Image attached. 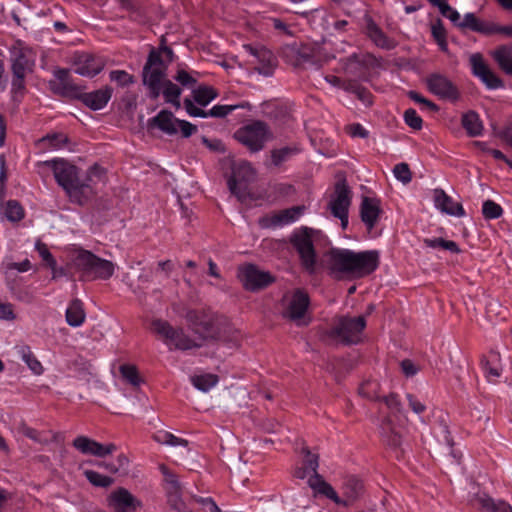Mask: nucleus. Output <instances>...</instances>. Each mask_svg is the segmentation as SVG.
Segmentation results:
<instances>
[{
	"mask_svg": "<svg viewBox=\"0 0 512 512\" xmlns=\"http://www.w3.org/2000/svg\"><path fill=\"white\" fill-rule=\"evenodd\" d=\"M67 142V137L62 134H48L45 137L39 139L36 143H34L37 147H49L51 149H59L63 147Z\"/></svg>",
	"mask_w": 512,
	"mask_h": 512,
	"instance_id": "obj_42",
	"label": "nucleus"
},
{
	"mask_svg": "<svg viewBox=\"0 0 512 512\" xmlns=\"http://www.w3.org/2000/svg\"><path fill=\"white\" fill-rule=\"evenodd\" d=\"M353 93H355L357 95V97L365 104V105H371L372 104V99H371V94L370 92L364 88V87H360V86H356L352 89Z\"/></svg>",
	"mask_w": 512,
	"mask_h": 512,
	"instance_id": "obj_62",
	"label": "nucleus"
},
{
	"mask_svg": "<svg viewBox=\"0 0 512 512\" xmlns=\"http://www.w3.org/2000/svg\"><path fill=\"white\" fill-rule=\"evenodd\" d=\"M315 231L308 227H301L294 231L291 236V243L296 249L302 267L310 274L315 272L316 253L313 246V235Z\"/></svg>",
	"mask_w": 512,
	"mask_h": 512,
	"instance_id": "obj_8",
	"label": "nucleus"
},
{
	"mask_svg": "<svg viewBox=\"0 0 512 512\" xmlns=\"http://www.w3.org/2000/svg\"><path fill=\"white\" fill-rule=\"evenodd\" d=\"M54 76L55 80L50 82V87L55 94L70 99H79L82 87L72 81L70 70L57 69L54 71Z\"/></svg>",
	"mask_w": 512,
	"mask_h": 512,
	"instance_id": "obj_15",
	"label": "nucleus"
},
{
	"mask_svg": "<svg viewBox=\"0 0 512 512\" xmlns=\"http://www.w3.org/2000/svg\"><path fill=\"white\" fill-rule=\"evenodd\" d=\"M234 138L250 152L255 153L261 151L266 143L273 139V133L264 121L253 120L237 129Z\"/></svg>",
	"mask_w": 512,
	"mask_h": 512,
	"instance_id": "obj_6",
	"label": "nucleus"
},
{
	"mask_svg": "<svg viewBox=\"0 0 512 512\" xmlns=\"http://www.w3.org/2000/svg\"><path fill=\"white\" fill-rule=\"evenodd\" d=\"M114 512H136L140 502L125 488H118L110 496Z\"/></svg>",
	"mask_w": 512,
	"mask_h": 512,
	"instance_id": "obj_23",
	"label": "nucleus"
},
{
	"mask_svg": "<svg viewBox=\"0 0 512 512\" xmlns=\"http://www.w3.org/2000/svg\"><path fill=\"white\" fill-rule=\"evenodd\" d=\"M30 261L28 259H25L24 261L20 263H10L7 266V274H11L12 271L16 270L18 272H26L30 269Z\"/></svg>",
	"mask_w": 512,
	"mask_h": 512,
	"instance_id": "obj_64",
	"label": "nucleus"
},
{
	"mask_svg": "<svg viewBox=\"0 0 512 512\" xmlns=\"http://www.w3.org/2000/svg\"><path fill=\"white\" fill-rule=\"evenodd\" d=\"M407 400L409 407L415 414L420 415L425 412L426 406L421 401H419L414 395L407 394Z\"/></svg>",
	"mask_w": 512,
	"mask_h": 512,
	"instance_id": "obj_60",
	"label": "nucleus"
},
{
	"mask_svg": "<svg viewBox=\"0 0 512 512\" xmlns=\"http://www.w3.org/2000/svg\"><path fill=\"white\" fill-rule=\"evenodd\" d=\"M462 126L471 137L480 136L483 132L482 121L474 111H469L462 116Z\"/></svg>",
	"mask_w": 512,
	"mask_h": 512,
	"instance_id": "obj_35",
	"label": "nucleus"
},
{
	"mask_svg": "<svg viewBox=\"0 0 512 512\" xmlns=\"http://www.w3.org/2000/svg\"><path fill=\"white\" fill-rule=\"evenodd\" d=\"M380 384L376 380H367L359 387V394L371 401H380Z\"/></svg>",
	"mask_w": 512,
	"mask_h": 512,
	"instance_id": "obj_40",
	"label": "nucleus"
},
{
	"mask_svg": "<svg viewBox=\"0 0 512 512\" xmlns=\"http://www.w3.org/2000/svg\"><path fill=\"white\" fill-rule=\"evenodd\" d=\"M120 372L125 380L130 384L137 386L140 383V378L138 375V371L133 365H122L120 367Z\"/></svg>",
	"mask_w": 512,
	"mask_h": 512,
	"instance_id": "obj_52",
	"label": "nucleus"
},
{
	"mask_svg": "<svg viewBox=\"0 0 512 512\" xmlns=\"http://www.w3.org/2000/svg\"><path fill=\"white\" fill-rule=\"evenodd\" d=\"M492 56L506 74L512 75V44L498 47Z\"/></svg>",
	"mask_w": 512,
	"mask_h": 512,
	"instance_id": "obj_34",
	"label": "nucleus"
},
{
	"mask_svg": "<svg viewBox=\"0 0 512 512\" xmlns=\"http://www.w3.org/2000/svg\"><path fill=\"white\" fill-rule=\"evenodd\" d=\"M481 367L488 381H495L501 375L500 355L491 351L481 359Z\"/></svg>",
	"mask_w": 512,
	"mask_h": 512,
	"instance_id": "obj_29",
	"label": "nucleus"
},
{
	"mask_svg": "<svg viewBox=\"0 0 512 512\" xmlns=\"http://www.w3.org/2000/svg\"><path fill=\"white\" fill-rule=\"evenodd\" d=\"M60 436L50 428H34V441L48 445L60 441Z\"/></svg>",
	"mask_w": 512,
	"mask_h": 512,
	"instance_id": "obj_46",
	"label": "nucleus"
},
{
	"mask_svg": "<svg viewBox=\"0 0 512 512\" xmlns=\"http://www.w3.org/2000/svg\"><path fill=\"white\" fill-rule=\"evenodd\" d=\"M365 326L364 316L342 317L332 328L331 335L345 344H356L360 342Z\"/></svg>",
	"mask_w": 512,
	"mask_h": 512,
	"instance_id": "obj_9",
	"label": "nucleus"
},
{
	"mask_svg": "<svg viewBox=\"0 0 512 512\" xmlns=\"http://www.w3.org/2000/svg\"><path fill=\"white\" fill-rule=\"evenodd\" d=\"M424 246L428 248H441L443 250H447L453 254H459L461 249L458 244L452 240H446L443 238H425L423 240Z\"/></svg>",
	"mask_w": 512,
	"mask_h": 512,
	"instance_id": "obj_39",
	"label": "nucleus"
},
{
	"mask_svg": "<svg viewBox=\"0 0 512 512\" xmlns=\"http://www.w3.org/2000/svg\"><path fill=\"white\" fill-rule=\"evenodd\" d=\"M73 67L76 74L84 77H94L103 69L102 64L94 56L85 52L75 53Z\"/></svg>",
	"mask_w": 512,
	"mask_h": 512,
	"instance_id": "obj_20",
	"label": "nucleus"
},
{
	"mask_svg": "<svg viewBox=\"0 0 512 512\" xmlns=\"http://www.w3.org/2000/svg\"><path fill=\"white\" fill-rule=\"evenodd\" d=\"M34 249L38 251L40 257L42 258L44 264L51 269V274L53 279H57L63 277L65 275V271L61 267H57V262L53 255L50 253L45 244L41 242H37L34 245Z\"/></svg>",
	"mask_w": 512,
	"mask_h": 512,
	"instance_id": "obj_33",
	"label": "nucleus"
},
{
	"mask_svg": "<svg viewBox=\"0 0 512 512\" xmlns=\"http://www.w3.org/2000/svg\"><path fill=\"white\" fill-rule=\"evenodd\" d=\"M380 401L385 404L389 412V416H383L380 421V434L387 445L394 448L399 447L401 445L402 436L394 422H400L404 418L400 399L398 395L391 393L383 397Z\"/></svg>",
	"mask_w": 512,
	"mask_h": 512,
	"instance_id": "obj_5",
	"label": "nucleus"
},
{
	"mask_svg": "<svg viewBox=\"0 0 512 512\" xmlns=\"http://www.w3.org/2000/svg\"><path fill=\"white\" fill-rule=\"evenodd\" d=\"M151 330L168 347L169 350L187 351L203 346L206 336L190 337L180 327H173L168 321L155 319Z\"/></svg>",
	"mask_w": 512,
	"mask_h": 512,
	"instance_id": "obj_4",
	"label": "nucleus"
},
{
	"mask_svg": "<svg viewBox=\"0 0 512 512\" xmlns=\"http://www.w3.org/2000/svg\"><path fill=\"white\" fill-rule=\"evenodd\" d=\"M482 213L485 219H497L502 213V207L492 200H486L482 205Z\"/></svg>",
	"mask_w": 512,
	"mask_h": 512,
	"instance_id": "obj_49",
	"label": "nucleus"
},
{
	"mask_svg": "<svg viewBox=\"0 0 512 512\" xmlns=\"http://www.w3.org/2000/svg\"><path fill=\"white\" fill-rule=\"evenodd\" d=\"M178 119L173 113L167 110L160 111L156 116L149 119V126L157 127L159 130L168 135H175L178 132Z\"/></svg>",
	"mask_w": 512,
	"mask_h": 512,
	"instance_id": "obj_28",
	"label": "nucleus"
},
{
	"mask_svg": "<svg viewBox=\"0 0 512 512\" xmlns=\"http://www.w3.org/2000/svg\"><path fill=\"white\" fill-rule=\"evenodd\" d=\"M43 167L52 171L57 183L65 190L72 202L83 205L94 194V189L90 182L93 177H101L102 169L98 166L92 167L88 172L87 181H81L78 177L76 166L66 161H46Z\"/></svg>",
	"mask_w": 512,
	"mask_h": 512,
	"instance_id": "obj_2",
	"label": "nucleus"
},
{
	"mask_svg": "<svg viewBox=\"0 0 512 512\" xmlns=\"http://www.w3.org/2000/svg\"><path fill=\"white\" fill-rule=\"evenodd\" d=\"M184 107L186 112L191 117H200V118H207V111H204L203 109L197 107L193 101L189 98H186L184 100Z\"/></svg>",
	"mask_w": 512,
	"mask_h": 512,
	"instance_id": "obj_56",
	"label": "nucleus"
},
{
	"mask_svg": "<svg viewBox=\"0 0 512 512\" xmlns=\"http://www.w3.org/2000/svg\"><path fill=\"white\" fill-rule=\"evenodd\" d=\"M174 79L184 87H192L197 81L196 78L183 69L177 71Z\"/></svg>",
	"mask_w": 512,
	"mask_h": 512,
	"instance_id": "obj_55",
	"label": "nucleus"
},
{
	"mask_svg": "<svg viewBox=\"0 0 512 512\" xmlns=\"http://www.w3.org/2000/svg\"><path fill=\"white\" fill-rule=\"evenodd\" d=\"M186 319L192 326L195 333H198L199 336L201 335L200 331L209 332L212 326L211 321L207 320L202 313L196 310L188 311L186 314ZM202 336L204 335L202 334Z\"/></svg>",
	"mask_w": 512,
	"mask_h": 512,
	"instance_id": "obj_37",
	"label": "nucleus"
},
{
	"mask_svg": "<svg viewBox=\"0 0 512 512\" xmlns=\"http://www.w3.org/2000/svg\"><path fill=\"white\" fill-rule=\"evenodd\" d=\"M113 94V89L105 86L92 92H81L79 100L91 110L97 111L103 109Z\"/></svg>",
	"mask_w": 512,
	"mask_h": 512,
	"instance_id": "obj_24",
	"label": "nucleus"
},
{
	"mask_svg": "<svg viewBox=\"0 0 512 512\" xmlns=\"http://www.w3.org/2000/svg\"><path fill=\"white\" fill-rule=\"evenodd\" d=\"M472 73L478 77L489 89H498L503 86L502 80L492 72L479 53L470 56Z\"/></svg>",
	"mask_w": 512,
	"mask_h": 512,
	"instance_id": "obj_17",
	"label": "nucleus"
},
{
	"mask_svg": "<svg viewBox=\"0 0 512 512\" xmlns=\"http://www.w3.org/2000/svg\"><path fill=\"white\" fill-rule=\"evenodd\" d=\"M351 204L350 190L345 184H337L335 195L331 199L329 207L334 217L340 219L341 226L346 229L348 226V211Z\"/></svg>",
	"mask_w": 512,
	"mask_h": 512,
	"instance_id": "obj_14",
	"label": "nucleus"
},
{
	"mask_svg": "<svg viewBox=\"0 0 512 512\" xmlns=\"http://www.w3.org/2000/svg\"><path fill=\"white\" fill-rule=\"evenodd\" d=\"M462 29H470L475 32H488L486 24L480 21L474 13H466L459 24Z\"/></svg>",
	"mask_w": 512,
	"mask_h": 512,
	"instance_id": "obj_43",
	"label": "nucleus"
},
{
	"mask_svg": "<svg viewBox=\"0 0 512 512\" xmlns=\"http://www.w3.org/2000/svg\"><path fill=\"white\" fill-rule=\"evenodd\" d=\"M66 322L72 327L81 326L85 319L86 313L84 311L83 303L79 299L72 300L65 313Z\"/></svg>",
	"mask_w": 512,
	"mask_h": 512,
	"instance_id": "obj_31",
	"label": "nucleus"
},
{
	"mask_svg": "<svg viewBox=\"0 0 512 512\" xmlns=\"http://www.w3.org/2000/svg\"><path fill=\"white\" fill-rule=\"evenodd\" d=\"M433 202L436 209L450 216L463 217L465 210L461 203L455 202L443 189L433 190Z\"/></svg>",
	"mask_w": 512,
	"mask_h": 512,
	"instance_id": "obj_22",
	"label": "nucleus"
},
{
	"mask_svg": "<svg viewBox=\"0 0 512 512\" xmlns=\"http://www.w3.org/2000/svg\"><path fill=\"white\" fill-rule=\"evenodd\" d=\"M177 128L181 131L183 137H190L192 134H194L197 131V127L186 121V120H179L177 122Z\"/></svg>",
	"mask_w": 512,
	"mask_h": 512,
	"instance_id": "obj_59",
	"label": "nucleus"
},
{
	"mask_svg": "<svg viewBox=\"0 0 512 512\" xmlns=\"http://www.w3.org/2000/svg\"><path fill=\"white\" fill-rule=\"evenodd\" d=\"M362 490L363 485L358 478L355 476H347L342 483V499L348 501V505H350L361 495Z\"/></svg>",
	"mask_w": 512,
	"mask_h": 512,
	"instance_id": "obj_32",
	"label": "nucleus"
},
{
	"mask_svg": "<svg viewBox=\"0 0 512 512\" xmlns=\"http://www.w3.org/2000/svg\"><path fill=\"white\" fill-rule=\"evenodd\" d=\"M309 303L308 294L303 290L297 289L288 299L284 316L300 324V321L308 309Z\"/></svg>",
	"mask_w": 512,
	"mask_h": 512,
	"instance_id": "obj_19",
	"label": "nucleus"
},
{
	"mask_svg": "<svg viewBox=\"0 0 512 512\" xmlns=\"http://www.w3.org/2000/svg\"><path fill=\"white\" fill-rule=\"evenodd\" d=\"M325 258L332 274L351 279L368 276L379 266V253L375 250L355 252L350 249L331 248L326 252Z\"/></svg>",
	"mask_w": 512,
	"mask_h": 512,
	"instance_id": "obj_1",
	"label": "nucleus"
},
{
	"mask_svg": "<svg viewBox=\"0 0 512 512\" xmlns=\"http://www.w3.org/2000/svg\"><path fill=\"white\" fill-rule=\"evenodd\" d=\"M192 385L202 391L209 392L212 388H214L218 382L219 377L216 374L212 373H203L199 375H194L190 378Z\"/></svg>",
	"mask_w": 512,
	"mask_h": 512,
	"instance_id": "obj_36",
	"label": "nucleus"
},
{
	"mask_svg": "<svg viewBox=\"0 0 512 512\" xmlns=\"http://www.w3.org/2000/svg\"><path fill=\"white\" fill-rule=\"evenodd\" d=\"M110 80L125 87L133 83V77L124 70H113L110 72Z\"/></svg>",
	"mask_w": 512,
	"mask_h": 512,
	"instance_id": "obj_53",
	"label": "nucleus"
},
{
	"mask_svg": "<svg viewBox=\"0 0 512 512\" xmlns=\"http://www.w3.org/2000/svg\"><path fill=\"white\" fill-rule=\"evenodd\" d=\"M4 215L9 221L16 222L24 217V210L16 200H9L4 207Z\"/></svg>",
	"mask_w": 512,
	"mask_h": 512,
	"instance_id": "obj_47",
	"label": "nucleus"
},
{
	"mask_svg": "<svg viewBox=\"0 0 512 512\" xmlns=\"http://www.w3.org/2000/svg\"><path fill=\"white\" fill-rule=\"evenodd\" d=\"M244 50L253 57L250 61L254 69L261 75L269 77L273 75L276 67V58L274 54L263 46L244 45Z\"/></svg>",
	"mask_w": 512,
	"mask_h": 512,
	"instance_id": "obj_13",
	"label": "nucleus"
},
{
	"mask_svg": "<svg viewBox=\"0 0 512 512\" xmlns=\"http://www.w3.org/2000/svg\"><path fill=\"white\" fill-rule=\"evenodd\" d=\"M302 453L304 455L302 462L297 465L294 469V477L304 480L307 479V483L310 486V479L314 476L320 475L318 473L319 467V456L312 453L308 448H303Z\"/></svg>",
	"mask_w": 512,
	"mask_h": 512,
	"instance_id": "obj_21",
	"label": "nucleus"
},
{
	"mask_svg": "<svg viewBox=\"0 0 512 512\" xmlns=\"http://www.w3.org/2000/svg\"><path fill=\"white\" fill-rule=\"evenodd\" d=\"M305 206H293L283 209L271 215H266L259 220V225L265 229L281 228L298 221L305 213Z\"/></svg>",
	"mask_w": 512,
	"mask_h": 512,
	"instance_id": "obj_12",
	"label": "nucleus"
},
{
	"mask_svg": "<svg viewBox=\"0 0 512 512\" xmlns=\"http://www.w3.org/2000/svg\"><path fill=\"white\" fill-rule=\"evenodd\" d=\"M298 150L291 147H282L271 151V162L274 166L279 167L284 162L288 161L293 155L297 154Z\"/></svg>",
	"mask_w": 512,
	"mask_h": 512,
	"instance_id": "obj_45",
	"label": "nucleus"
},
{
	"mask_svg": "<svg viewBox=\"0 0 512 512\" xmlns=\"http://www.w3.org/2000/svg\"><path fill=\"white\" fill-rule=\"evenodd\" d=\"M309 487L313 489L316 494L325 496L337 505H342L345 507L348 506V501L343 500L335 491V489L328 482H326L321 475H317L311 478Z\"/></svg>",
	"mask_w": 512,
	"mask_h": 512,
	"instance_id": "obj_27",
	"label": "nucleus"
},
{
	"mask_svg": "<svg viewBox=\"0 0 512 512\" xmlns=\"http://www.w3.org/2000/svg\"><path fill=\"white\" fill-rule=\"evenodd\" d=\"M165 71L166 69L144 66L143 82L149 90L150 98L157 99L160 96L162 84L164 81H166Z\"/></svg>",
	"mask_w": 512,
	"mask_h": 512,
	"instance_id": "obj_25",
	"label": "nucleus"
},
{
	"mask_svg": "<svg viewBox=\"0 0 512 512\" xmlns=\"http://www.w3.org/2000/svg\"><path fill=\"white\" fill-rule=\"evenodd\" d=\"M145 66H151L152 68L155 67V68L166 69L164 62L162 60L161 53L156 50L150 51Z\"/></svg>",
	"mask_w": 512,
	"mask_h": 512,
	"instance_id": "obj_58",
	"label": "nucleus"
},
{
	"mask_svg": "<svg viewBox=\"0 0 512 512\" xmlns=\"http://www.w3.org/2000/svg\"><path fill=\"white\" fill-rule=\"evenodd\" d=\"M238 278L243 287L248 291H258L274 282V277L260 270L253 264H245L238 268Z\"/></svg>",
	"mask_w": 512,
	"mask_h": 512,
	"instance_id": "obj_10",
	"label": "nucleus"
},
{
	"mask_svg": "<svg viewBox=\"0 0 512 512\" xmlns=\"http://www.w3.org/2000/svg\"><path fill=\"white\" fill-rule=\"evenodd\" d=\"M161 94L166 102L176 106L177 108L180 107L181 89L178 85L174 84L170 80L164 81L162 84Z\"/></svg>",
	"mask_w": 512,
	"mask_h": 512,
	"instance_id": "obj_38",
	"label": "nucleus"
},
{
	"mask_svg": "<svg viewBox=\"0 0 512 512\" xmlns=\"http://www.w3.org/2000/svg\"><path fill=\"white\" fill-rule=\"evenodd\" d=\"M404 120L409 127L415 130H420L422 128V118L417 114L415 109H407L404 112Z\"/></svg>",
	"mask_w": 512,
	"mask_h": 512,
	"instance_id": "obj_54",
	"label": "nucleus"
},
{
	"mask_svg": "<svg viewBox=\"0 0 512 512\" xmlns=\"http://www.w3.org/2000/svg\"><path fill=\"white\" fill-rule=\"evenodd\" d=\"M428 90L442 100L455 102L460 93L457 86L445 75L433 73L426 78Z\"/></svg>",
	"mask_w": 512,
	"mask_h": 512,
	"instance_id": "obj_11",
	"label": "nucleus"
},
{
	"mask_svg": "<svg viewBox=\"0 0 512 512\" xmlns=\"http://www.w3.org/2000/svg\"><path fill=\"white\" fill-rule=\"evenodd\" d=\"M84 475L86 479L96 487L106 488L109 487L113 483V479L109 476L100 474L94 470H85Z\"/></svg>",
	"mask_w": 512,
	"mask_h": 512,
	"instance_id": "obj_48",
	"label": "nucleus"
},
{
	"mask_svg": "<svg viewBox=\"0 0 512 512\" xmlns=\"http://www.w3.org/2000/svg\"><path fill=\"white\" fill-rule=\"evenodd\" d=\"M431 33L436 42L446 38V30L440 21L432 25Z\"/></svg>",
	"mask_w": 512,
	"mask_h": 512,
	"instance_id": "obj_63",
	"label": "nucleus"
},
{
	"mask_svg": "<svg viewBox=\"0 0 512 512\" xmlns=\"http://www.w3.org/2000/svg\"><path fill=\"white\" fill-rule=\"evenodd\" d=\"M255 178V170L249 162H241L234 169L228 180L230 191L237 197H242L247 189V183Z\"/></svg>",
	"mask_w": 512,
	"mask_h": 512,
	"instance_id": "obj_16",
	"label": "nucleus"
},
{
	"mask_svg": "<svg viewBox=\"0 0 512 512\" xmlns=\"http://www.w3.org/2000/svg\"><path fill=\"white\" fill-rule=\"evenodd\" d=\"M394 176L397 180L401 181L403 184H408L412 180V174L407 163H399L394 166L393 169Z\"/></svg>",
	"mask_w": 512,
	"mask_h": 512,
	"instance_id": "obj_51",
	"label": "nucleus"
},
{
	"mask_svg": "<svg viewBox=\"0 0 512 512\" xmlns=\"http://www.w3.org/2000/svg\"><path fill=\"white\" fill-rule=\"evenodd\" d=\"M217 97V92L210 86H199L193 90L194 101L200 106H207Z\"/></svg>",
	"mask_w": 512,
	"mask_h": 512,
	"instance_id": "obj_41",
	"label": "nucleus"
},
{
	"mask_svg": "<svg viewBox=\"0 0 512 512\" xmlns=\"http://www.w3.org/2000/svg\"><path fill=\"white\" fill-rule=\"evenodd\" d=\"M366 33L376 46L383 49H391L394 47L393 41L385 35L371 18L366 19Z\"/></svg>",
	"mask_w": 512,
	"mask_h": 512,
	"instance_id": "obj_30",
	"label": "nucleus"
},
{
	"mask_svg": "<svg viewBox=\"0 0 512 512\" xmlns=\"http://www.w3.org/2000/svg\"><path fill=\"white\" fill-rule=\"evenodd\" d=\"M400 366L403 374L406 377H413L414 375L417 374L419 370L418 367L414 364V362L409 359L402 360Z\"/></svg>",
	"mask_w": 512,
	"mask_h": 512,
	"instance_id": "obj_61",
	"label": "nucleus"
},
{
	"mask_svg": "<svg viewBox=\"0 0 512 512\" xmlns=\"http://www.w3.org/2000/svg\"><path fill=\"white\" fill-rule=\"evenodd\" d=\"M30 52L31 49L25 46L21 40L15 41L10 48L11 70L13 74L12 91L15 99H17L19 93L22 95L25 89L24 80Z\"/></svg>",
	"mask_w": 512,
	"mask_h": 512,
	"instance_id": "obj_7",
	"label": "nucleus"
},
{
	"mask_svg": "<svg viewBox=\"0 0 512 512\" xmlns=\"http://www.w3.org/2000/svg\"><path fill=\"white\" fill-rule=\"evenodd\" d=\"M71 261L83 280H107L115 271V265L111 261L82 248L73 251Z\"/></svg>",
	"mask_w": 512,
	"mask_h": 512,
	"instance_id": "obj_3",
	"label": "nucleus"
},
{
	"mask_svg": "<svg viewBox=\"0 0 512 512\" xmlns=\"http://www.w3.org/2000/svg\"><path fill=\"white\" fill-rule=\"evenodd\" d=\"M73 447L84 455H92L96 457H105L116 451V445L101 444L86 436H77L72 443Z\"/></svg>",
	"mask_w": 512,
	"mask_h": 512,
	"instance_id": "obj_18",
	"label": "nucleus"
},
{
	"mask_svg": "<svg viewBox=\"0 0 512 512\" xmlns=\"http://www.w3.org/2000/svg\"><path fill=\"white\" fill-rule=\"evenodd\" d=\"M381 213L380 201L376 198L364 197L360 206V217L366 228L372 230Z\"/></svg>",
	"mask_w": 512,
	"mask_h": 512,
	"instance_id": "obj_26",
	"label": "nucleus"
},
{
	"mask_svg": "<svg viewBox=\"0 0 512 512\" xmlns=\"http://www.w3.org/2000/svg\"><path fill=\"white\" fill-rule=\"evenodd\" d=\"M15 353L18 358L24 361L29 368H32L31 350L27 345H18L15 347Z\"/></svg>",
	"mask_w": 512,
	"mask_h": 512,
	"instance_id": "obj_57",
	"label": "nucleus"
},
{
	"mask_svg": "<svg viewBox=\"0 0 512 512\" xmlns=\"http://www.w3.org/2000/svg\"><path fill=\"white\" fill-rule=\"evenodd\" d=\"M478 502L485 512H507L511 509L510 505L505 502L496 503L487 495L480 496Z\"/></svg>",
	"mask_w": 512,
	"mask_h": 512,
	"instance_id": "obj_44",
	"label": "nucleus"
},
{
	"mask_svg": "<svg viewBox=\"0 0 512 512\" xmlns=\"http://www.w3.org/2000/svg\"><path fill=\"white\" fill-rule=\"evenodd\" d=\"M243 105H215L207 111V118H223L238 108H242Z\"/></svg>",
	"mask_w": 512,
	"mask_h": 512,
	"instance_id": "obj_50",
	"label": "nucleus"
}]
</instances>
